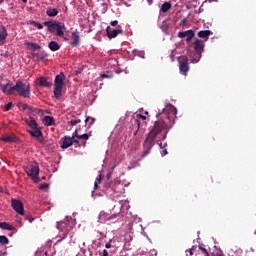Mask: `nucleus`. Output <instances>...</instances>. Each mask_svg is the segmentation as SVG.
I'll return each mask as SVG.
<instances>
[{
    "label": "nucleus",
    "mask_w": 256,
    "mask_h": 256,
    "mask_svg": "<svg viewBox=\"0 0 256 256\" xmlns=\"http://www.w3.org/2000/svg\"><path fill=\"white\" fill-rule=\"evenodd\" d=\"M195 53H203V49H205V42L201 39H197L193 43Z\"/></svg>",
    "instance_id": "dca6fc26"
},
{
    "label": "nucleus",
    "mask_w": 256,
    "mask_h": 256,
    "mask_svg": "<svg viewBox=\"0 0 256 256\" xmlns=\"http://www.w3.org/2000/svg\"><path fill=\"white\" fill-rule=\"evenodd\" d=\"M22 1V3H27V0H21Z\"/></svg>",
    "instance_id": "13d9d810"
},
{
    "label": "nucleus",
    "mask_w": 256,
    "mask_h": 256,
    "mask_svg": "<svg viewBox=\"0 0 256 256\" xmlns=\"http://www.w3.org/2000/svg\"><path fill=\"white\" fill-rule=\"evenodd\" d=\"M31 56L36 59H39V61H42V62H45L47 57H49V55L46 52H40V53L32 52Z\"/></svg>",
    "instance_id": "6ab92c4d"
},
{
    "label": "nucleus",
    "mask_w": 256,
    "mask_h": 256,
    "mask_svg": "<svg viewBox=\"0 0 256 256\" xmlns=\"http://www.w3.org/2000/svg\"><path fill=\"white\" fill-rule=\"evenodd\" d=\"M102 79H113V75L101 74Z\"/></svg>",
    "instance_id": "c03bdc74"
},
{
    "label": "nucleus",
    "mask_w": 256,
    "mask_h": 256,
    "mask_svg": "<svg viewBox=\"0 0 256 256\" xmlns=\"http://www.w3.org/2000/svg\"><path fill=\"white\" fill-rule=\"evenodd\" d=\"M103 256H109V252L107 250H103Z\"/></svg>",
    "instance_id": "864d4df0"
},
{
    "label": "nucleus",
    "mask_w": 256,
    "mask_h": 256,
    "mask_svg": "<svg viewBox=\"0 0 256 256\" xmlns=\"http://www.w3.org/2000/svg\"><path fill=\"white\" fill-rule=\"evenodd\" d=\"M26 219L29 221V223H33V221H35V218H33V216H27Z\"/></svg>",
    "instance_id": "8fccbe9b"
},
{
    "label": "nucleus",
    "mask_w": 256,
    "mask_h": 256,
    "mask_svg": "<svg viewBox=\"0 0 256 256\" xmlns=\"http://www.w3.org/2000/svg\"><path fill=\"white\" fill-rule=\"evenodd\" d=\"M42 123L45 125V127H51V125H55V118L52 116H45L42 119Z\"/></svg>",
    "instance_id": "aec40b11"
},
{
    "label": "nucleus",
    "mask_w": 256,
    "mask_h": 256,
    "mask_svg": "<svg viewBox=\"0 0 256 256\" xmlns=\"http://www.w3.org/2000/svg\"><path fill=\"white\" fill-rule=\"evenodd\" d=\"M74 137H76L77 139H82L83 141H87L89 140V134H82L79 135V129H76L74 132Z\"/></svg>",
    "instance_id": "c85d7f7f"
},
{
    "label": "nucleus",
    "mask_w": 256,
    "mask_h": 256,
    "mask_svg": "<svg viewBox=\"0 0 256 256\" xmlns=\"http://www.w3.org/2000/svg\"><path fill=\"white\" fill-rule=\"evenodd\" d=\"M85 145H86V143L84 142V143H83V147H85Z\"/></svg>",
    "instance_id": "052dcab7"
},
{
    "label": "nucleus",
    "mask_w": 256,
    "mask_h": 256,
    "mask_svg": "<svg viewBox=\"0 0 256 256\" xmlns=\"http://www.w3.org/2000/svg\"><path fill=\"white\" fill-rule=\"evenodd\" d=\"M73 145V138L69 136H64L60 142L61 149H69Z\"/></svg>",
    "instance_id": "2eb2a0df"
},
{
    "label": "nucleus",
    "mask_w": 256,
    "mask_h": 256,
    "mask_svg": "<svg viewBox=\"0 0 256 256\" xmlns=\"http://www.w3.org/2000/svg\"><path fill=\"white\" fill-rule=\"evenodd\" d=\"M113 184L110 182H107L104 184V187L106 189V193H109L110 195H113L115 193L116 188L112 186Z\"/></svg>",
    "instance_id": "a878e982"
},
{
    "label": "nucleus",
    "mask_w": 256,
    "mask_h": 256,
    "mask_svg": "<svg viewBox=\"0 0 256 256\" xmlns=\"http://www.w3.org/2000/svg\"><path fill=\"white\" fill-rule=\"evenodd\" d=\"M106 249H111V240L105 244Z\"/></svg>",
    "instance_id": "603ef678"
},
{
    "label": "nucleus",
    "mask_w": 256,
    "mask_h": 256,
    "mask_svg": "<svg viewBox=\"0 0 256 256\" xmlns=\"http://www.w3.org/2000/svg\"><path fill=\"white\" fill-rule=\"evenodd\" d=\"M27 133L37 139V141H41V137H43V132L41 131V127L34 128L32 130H27Z\"/></svg>",
    "instance_id": "ddd939ff"
},
{
    "label": "nucleus",
    "mask_w": 256,
    "mask_h": 256,
    "mask_svg": "<svg viewBox=\"0 0 256 256\" xmlns=\"http://www.w3.org/2000/svg\"><path fill=\"white\" fill-rule=\"evenodd\" d=\"M63 87H65V74L61 72L60 74L56 75L54 80V97L61 99Z\"/></svg>",
    "instance_id": "20e7f679"
},
{
    "label": "nucleus",
    "mask_w": 256,
    "mask_h": 256,
    "mask_svg": "<svg viewBox=\"0 0 256 256\" xmlns=\"http://www.w3.org/2000/svg\"><path fill=\"white\" fill-rule=\"evenodd\" d=\"M7 28L0 22V45H3L8 37Z\"/></svg>",
    "instance_id": "f3484780"
},
{
    "label": "nucleus",
    "mask_w": 256,
    "mask_h": 256,
    "mask_svg": "<svg viewBox=\"0 0 256 256\" xmlns=\"http://www.w3.org/2000/svg\"><path fill=\"white\" fill-rule=\"evenodd\" d=\"M14 91H16L20 97H24V99L31 97V85L21 80H18L14 85Z\"/></svg>",
    "instance_id": "7ed1b4c3"
},
{
    "label": "nucleus",
    "mask_w": 256,
    "mask_h": 256,
    "mask_svg": "<svg viewBox=\"0 0 256 256\" xmlns=\"http://www.w3.org/2000/svg\"><path fill=\"white\" fill-rule=\"evenodd\" d=\"M30 113H33V115H43V110L32 107V110H30Z\"/></svg>",
    "instance_id": "473e14b6"
},
{
    "label": "nucleus",
    "mask_w": 256,
    "mask_h": 256,
    "mask_svg": "<svg viewBox=\"0 0 256 256\" xmlns=\"http://www.w3.org/2000/svg\"><path fill=\"white\" fill-rule=\"evenodd\" d=\"M157 121H155L153 127L150 129L145 141L144 149L145 151L142 154V159H145L155 143V139L160 141H165L167 139V133L169 129L175 125V117H177V108L175 106L168 104L166 107L156 115Z\"/></svg>",
    "instance_id": "f257e3e1"
},
{
    "label": "nucleus",
    "mask_w": 256,
    "mask_h": 256,
    "mask_svg": "<svg viewBox=\"0 0 256 256\" xmlns=\"http://www.w3.org/2000/svg\"><path fill=\"white\" fill-rule=\"evenodd\" d=\"M158 145L160 149H167V142H161V140H159Z\"/></svg>",
    "instance_id": "58836bf2"
},
{
    "label": "nucleus",
    "mask_w": 256,
    "mask_h": 256,
    "mask_svg": "<svg viewBox=\"0 0 256 256\" xmlns=\"http://www.w3.org/2000/svg\"><path fill=\"white\" fill-rule=\"evenodd\" d=\"M0 244L9 245V238H7L6 236H0Z\"/></svg>",
    "instance_id": "72a5a7b5"
},
{
    "label": "nucleus",
    "mask_w": 256,
    "mask_h": 256,
    "mask_svg": "<svg viewBox=\"0 0 256 256\" xmlns=\"http://www.w3.org/2000/svg\"><path fill=\"white\" fill-rule=\"evenodd\" d=\"M11 206L19 215H25V208L23 207V202H21V200L13 198L11 200Z\"/></svg>",
    "instance_id": "0eeeda50"
},
{
    "label": "nucleus",
    "mask_w": 256,
    "mask_h": 256,
    "mask_svg": "<svg viewBox=\"0 0 256 256\" xmlns=\"http://www.w3.org/2000/svg\"><path fill=\"white\" fill-rule=\"evenodd\" d=\"M1 141H3L4 143H15V141H17V137H15V136H3L1 138Z\"/></svg>",
    "instance_id": "c756f323"
},
{
    "label": "nucleus",
    "mask_w": 256,
    "mask_h": 256,
    "mask_svg": "<svg viewBox=\"0 0 256 256\" xmlns=\"http://www.w3.org/2000/svg\"><path fill=\"white\" fill-rule=\"evenodd\" d=\"M180 25H181L182 27L187 26V18L182 19L181 22H180Z\"/></svg>",
    "instance_id": "a18cd8bd"
},
{
    "label": "nucleus",
    "mask_w": 256,
    "mask_h": 256,
    "mask_svg": "<svg viewBox=\"0 0 256 256\" xmlns=\"http://www.w3.org/2000/svg\"><path fill=\"white\" fill-rule=\"evenodd\" d=\"M117 217H119V215L117 214L110 215L105 212H100L99 221L100 223H105L106 221H112V223H117Z\"/></svg>",
    "instance_id": "6e6552de"
},
{
    "label": "nucleus",
    "mask_w": 256,
    "mask_h": 256,
    "mask_svg": "<svg viewBox=\"0 0 256 256\" xmlns=\"http://www.w3.org/2000/svg\"><path fill=\"white\" fill-rule=\"evenodd\" d=\"M207 1H209V3H211L212 1H215V0H207Z\"/></svg>",
    "instance_id": "bf43d9fd"
},
{
    "label": "nucleus",
    "mask_w": 256,
    "mask_h": 256,
    "mask_svg": "<svg viewBox=\"0 0 256 256\" xmlns=\"http://www.w3.org/2000/svg\"><path fill=\"white\" fill-rule=\"evenodd\" d=\"M25 123L26 125H28V127H30V129H37L39 127V124L37 123V121L31 117L25 119Z\"/></svg>",
    "instance_id": "4be33fe9"
},
{
    "label": "nucleus",
    "mask_w": 256,
    "mask_h": 256,
    "mask_svg": "<svg viewBox=\"0 0 256 256\" xmlns=\"http://www.w3.org/2000/svg\"><path fill=\"white\" fill-rule=\"evenodd\" d=\"M57 229L59 231H65L66 233H69V231L73 229V226L70 225L69 220H64L61 222H57Z\"/></svg>",
    "instance_id": "9b49d317"
},
{
    "label": "nucleus",
    "mask_w": 256,
    "mask_h": 256,
    "mask_svg": "<svg viewBox=\"0 0 256 256\" xmlns=\"http://www.w3.org/2000/svg\"><path fill=\"white\" fill-rule=\"evenodd\" d=\"M79 39V32H73L72 41L70 42V45H72L73 47H77V45H79Z\"/></svg>",
    "instance_id": "5701e85b"
},
{
    "label": "nucleus",
    "mask_w": 256,
    "mask_h": 256,
    "mask_svg": "<svg viewBox=\"0 0 256 256\" xmlns=\"http://www.w3.org/2000/svg\"><path fill=\"white\" fill-rule=\"evenodd\" d=\"M200 251H202L203 255L209 256V251H207L206 248H204L202 245L198 246Z\"/></svg>",
    "instance_id": "4c0bfd02"
},
{
    "label": "nucleus",
    "mask_w": 256,
    "mask_h": 256,
    "mask_svg": "<svg viewBox=\"0 0 256 256\" xmlns=\"http://www.w3.org/2000/svg\"><path fill=\"white\" fill-rule=\"evenodd\" d=\"M179 69H180V73H182V75H187V73L189 71V58L183 56L179 60Z\"/></svg>",
    "instance_id": "1a4fd4ad"
},
{
    "label": "nucleus",
    "mask_w": 256,
    "mask_h": 256,
    "mask_svg": "<svg viewBox=\"0 0 256 256\" xmlns=\"http://www.w3.org/2000/svg\"><path fill=\"white\" fill-rule=\"evenodd\" d=\"M27 47L30 49V51H39L41 50V45L33 42H27Z\"/></svg>",
    "instance_id": "393cba45"
},
{
    "label": "nucleus",
    "mask_w": 256,
    "mask_h": 256,
    "mask_svg": "<svg viewBox=\"0 0 256 256\" xmlns=\"http://www.w3.org/2000/svg\"><path fill=\"white\" fill-rule=\"evenodd\" d=\"M0 80L4 81V83L0 84L1 91L5 93V95H13L15 93V85L13 86V82L3 79V77H0Z\"/></svg>",
    "instance_id": "423d86ee"
},
{
    "label": "nucleus",
    "mask_w": 256,
    "mask_h": 256,
    "mask_svg": "<svg viewBox=\"0 0 256 256\" xmlns=\"http://www.w3.org/2000/svg\"><path fill=\"white\" fill-rule=\"evenodd\" d=\"M85 123L87 124V123H89V127H91V125H93V123H95V118H91V117H87L86 119H85Z\"/></svg>",
    "instance_id": "c9c22d12"
},
{
    "label": "nucleus",
    "mask_w": 256,
    "mask_h": 256,
    "mask_svg": "<svg viewBox=\"0 0 256 256\" xmlns=\"http://www.w3.org/2000/svg\"><path fill=\"white\" fill-rule=\"evenodd\" d=\"M22 109H23L24 111H31V110H32V107L29 106L28 104H23V105H22Z\"/></svg>",
    "instance_id": "79ce46f5"
},
{
    "label": "nucleus",
    "mask_w": 256,
    "mask_h": 256,
    "mask_svg": "<svg viewBox=\"0 0 256 256\" xmlns=\"http://www.w3.org/2000/svg\"><path fill=\"white\" fill-rule=\"evenodd\" d=\"M78 123H81V119L71 120V121H70V125H71L72 127H75V125H77Z\"/></svg>",
    "instance_id": "a19ab883"
},
{
    "label": "nucleus",
    "mask_w": 256,
    "mask_h": 256,
    "mask_svg": "<svg viewBox=\"0 0 256 256\" xmlns=\"http://www.w3.org/2000/svg\"><path fill=\"white\" fill-rule=\"evenodd\" d=\"M13 109V102H9L6 106L4 111H11Z\"/></svg>",
    "instance_id": "ea45409f"
},
{
    "label": "nucleus",
    "mask_w": 256,
    "mask_h": 256,
    "mask_svg": "<svg viewBox=\"0 0 256 256\" xmlns=\"http://www.w3.org/2000/svg\"><path fill=\"white\" fill-rule=\"evenodd\" d=\"M45 256H47V252H45Z\"/></svg>",
    "instance_id": "680f3d73"
},
{
    "label": "nucleus",
    "mask_w": 256,
    "mask_h": 256,
    "mask_svg": "<svg viewBox=\"0 0 256 256\" xmlns=\"http://www.w3.org/2000/svg\"><path fill=\"white\" fill-rule=\"evenodd\" d=\"M169 152H167V148H164V149H162V153H161V155H162V157H165V155H167Z\"/></svg>",
    "instance_id": "3c124183"
},
{
    "label": "nucleus",
    "mask_w": 256,
    "mask_h": 256,
    "mask_svg": "<svg viewBox=\"0 0 256 256\" xmlns=\"http://www.w3.org/2000/svg\"><path fill=\"white\" fill-rule=\"evenodd\" d=\"M0 256H5V253H3V252H0Z\"/></svg>",
    "instance_id": "4d7b16f0"
},
{
    "label": "nucleus",
    "mask_w": 256,
    "mask_h": 256,
    "mask_svg": "<svg viewBox=\"0 0 256 256\" xmlns=\"http://www.w3.org/2000/svg\"><path fill=\"white\" fill-rule=\"evenodd\" d=\"M139 119H142V121H145L147 119V116H143L141 114H138L137 119H133L131 121L132 125L136 126V131H135L134 135H137V133H139V129H141V121H139Z\"/></svg>",
    "instance_id": "4468645a"
},
{
    "label": "nucleus",
    "mask_w": 256,
    "mask_h": 256,
    "mask_svg": "<svg viewBox=\"0 0 256 256\" xmlns=\"http://www.w3.org/2000/svg\"><path fill=\"white\" fill-rule=\"evenodd\" d=\"M211 35H213L211 30H201L198 32V37H200V39H205L206 41L209 39V37H211Z\"/></svg>",
    "instance_id": "412c9836"
},
{
    "label": "nucleus",
    "mask_w": 256,
    "mask_h": 256,
    "mask_svg": "<svg viewBox=\"0 0 256 256\" xmlns=\"http://www.w3.org/2000/svg\"><path fill=\"white\" fill-rule=\"evenodd\" d=\"M81 73H83V68H78V69L75 71V75H81Z\"/></svg>",
    "instance_id": "09e8293b"
},
{
    "label": "nucleus",
    "mask_w": 256,
    "mask_h": 256,
    "mask_svg": "<svg viewBox=\"0 0 256 256\" xmlns=\"http://www.w3.org/2000/svg\"><path fill=\"white\" fill-rule=\"evenodd\" d=\"M75 137H77V136H75V134H73V136L71 137L72 145H73V143H76L77 145H79V140H75Z\"/></svg>",
    "instance_id": "49530a36"
},
{
    "label": "nucleus",
    "mask_w": 256,
    "mask_h": 256,
    "mask_svg": "<svg viewBox=\"0 0 256 256\" xmlns=\"http://www.w3.org/2000/svg\"><path fill=\"white\" fill-rule=\"evenodd\" d=\"M43 25L48 28V31L50 33H56L58 37H63L64 35V30L66 27L63 25V23L59 21H45L43 22Z\"/></svg>",
    "instance_id": "f03ea898"
},
{
    "label": "nucleus",
    "mask_w": 256,
    "mask_h": 256,
    "mask_svg": "<svg viewBox=\"0 0 256 256\" xmlns=\"http://www.w3.org/2000/svg\"><path fill=\"white\" fill-rule=\"evenodd\" d=\"M3 0H0V3L2 2Z\"/></svg>",
    "instance_id": "e2e57ef3"
},
{
    "label": "nucleus",
    "mask_w": 256,
    "mask_h": 256,
    "mask_svg": "<svg viewBox=\"0 0 256 256\" xmlns=\"http://www.w3.org/2000/svg\"><path fill=\"white\" fill-rule=\"evenodd\" d=\"M99 185H101V174H99L98 178H96L94 182V189H99Z\"/></svg>",
    "instance_id": "f704fd0d"
},
{
    "label": "nucleus",
    "mask_w": 256,
    "mask_h": 256,
    "mask_svg": "<svg viewBox=\"0 0 256 256\" xmlns=\"http://www.w3.org/2000/svg\"><path fill=\"white\" fill-rule=\"evenodd\" d=\"M110 25H111L112 27H116V25H119V21L114 20V21L110 22Z\"/></svg>",
    "instance_id": "de8ad7c7"
},
{
    "label": "nucleus",
    "mask_w": 256,
    "mask_h": 256,
    "mask_svg": "<svg viewBox=\"0 0 256 256\" xmlns=\"http://www.w3.org/2000/svg\"><path fill=\"white\" fill-rule=\"evenodd\" d=\"M106 33H107L108 39H115V37H117V35L119 33L123 34V30L122 29H111L110 26H107Z\"/></svg>",
    "instance_id": "f8f14e48"
},
{
    "label": "nucleus",
    "mask_w": 256,
    "mask_h": 256,
    "mask_svg": "<svg viewBox=\"0 0 256 256\" xmlns=\"http://www.w3.org/2000/svg\"><path fill=\"white\" fill-rule=\"evenodd\" d=\"M0 229H5L6 231H15V227L7 222H0Z\"/></svg>",
    "instance_id": "bb28decb"
},
{
    "label": "nucleus",
    "mask_w": 256,
    "mask_h": 256,
    "mask_svg": "<svg viewBox=\"0 0 256 256\" xmlns=\"http://www.w3.org/2000/svg\"><path fill=\"white\" fill-rule=\"evenodd\" d=\"M178 37L180 39H185L186 37V41L189 43L193 39V37H195V31L190 29V30L178 32Z\"/></svg>",
    "instance_id": "9d476101"
},
{
    "label": "nucleus",
    "mask_w": 256,
    "mask_h": 256,
    "mask_svg": "<svg viewBox=\"0 0 256 256\" xmlns=\"http://www.w3.org/2000/svg\"><path fill=\"white\" fill-rule=\"evenodd\" d=\"M31 25H34V27H37V29H43V24L36 22V21H32Z\"/></svg>",
    "instance_id": "e433bc0d"
},
{
    "label": "nucleus",
    "mask_w": 256,
    "mask_h": 256,
    "mask_svg": "<svg viewBox=\"0 0 256 256\" xmlns=\"http://www.w3.org/2000/svg\"><path fill=\"white\" fill-rule=\"evenodd\" d=\"M202 52H194L192 56V63H199L201 61Z\"/></svg>",
    "instance_id": "7c9ffc66"
},
{
    "label": "nucleus",
    "mask_w": 256,
    "mask_h": 256,
    "mask_svg": "<svg viewBox=\"0 0 256 256\" xmlns=\"http://www.w3.org/2000/svg\"><path fill=\"white\" fill-rule=\"evenodd\" d=\"M26 173L28 177H31L34 183H39V164L33 162L26 167Z\"/></svg>",
    "instance_id": "39448f33"
},
{
    "label": "nucleus",
    "mask_w": 256,
    "mask_h": 256,
    "mask_svg": "<svg viewBox=\"0 0 256 256\" xmlns=\"http://www.w3.org/2000/svg\"><path fill=\"white\" fill-rule=\"evenodd\" d=\"M39 189H41L42 191L45 189H49V184L48 183L41 184Z\"/></svg>",
    "instance_id": "37998d69"
},
{
    "label": "nucleus",
    "mask_w": 256,
    "mask_h": 256,
    "mask_svg": "<svg viewBox=\"0 0 256 256\" xmlns=\"http://www.w3.org/2000/svg\"><path fill=\"white\" fill-rule=\"evenodd\" d=\"M38 83L40 87H53V82L49 81V78L40 77Z\"/></svg>",
    "instance_id": "a211bd4d"
},
{
    "label": "nucleus",
    "mask_w": 256,
    "mask_h": 256,
    "mask_svg": "<svg viewBox=\"0 0 256 256\" xmlns=\"http://www.w3.org/2000/svg\"><path fill=\"white\" fill-rule=\"evenodd\" d=\"M170 9H171V3L165 2L164 4H162L160 11L162 13H167Z\"/></svg>",
    "instance_id": "2f4dec72"
},
{
    "label": "nucleus",
    "mask_w": 256,
    "mask_h": 256,
    "mask_svg": "<svg viewBox=\"0 0 256 256\" xmlns=\"http://www.w3.org/2000/svg\"><path fill=\"white\" fill-rule=\"evenodd\" d=\"M190 255H193V248L189 250Z\"/></svg>",
    "instance_id": "5fc2aeb1"
},
{
    "label": "nucleus",
    "mask_w": 256,
    "mask_h": 256,
    "mask_svg": "<svg viewBox=\"0 0 256 256\" xmlns=\"http://www.w3.org/2000/svg\"><path fill=\"white\" fill-rule=\"evenodd\" d=\"M48 47L50 51H59V49H61V46H59V43H57V41H51L48 44Z\"/></svg>",
    "instance_id": "cd10ccee"
},
{
    "label": "nucleus",
    "mask_w": 256,
    "mask_h": 256,
    "mask_svg": "<svg viewBox=\"0 0 256 256\" xmlns=\"http://www.w3.org/2000/svg\"><path fill=\"white\" fill-rule=\"evenodd\" d=\"M111 177V173L107 174V179H109Z\"/></svg>",
    "instance_id": "6e6d98bb"
},
{
    "label": "nucleus",
    "mask_w": 256,
    "mask_h": 256,
    "mask_svg": "<svg viewBox=\"0 0 256 256\" xmlns=\"http://www.w3.org/2000/svg\"><path fill=\"white\" fill-rule=\"evenodd\" d=\"M46 15L48 17H57L59 15V10H57L56 8H48L46 10Z\"/></svg>",
    "instance_id": "b1692460"
}]
</instances>
